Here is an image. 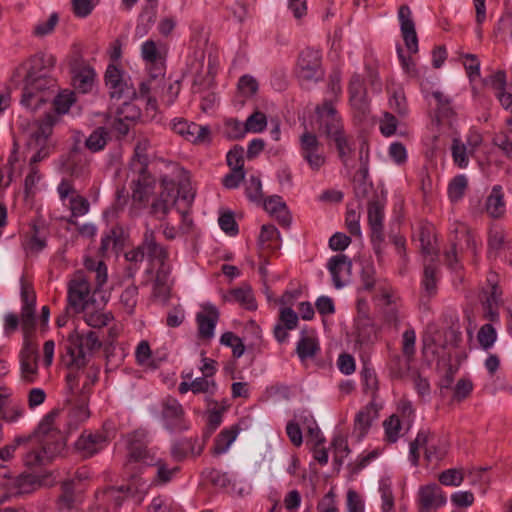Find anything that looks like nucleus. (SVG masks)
Instances as JSON below:
<instances>
[{
	"label": "nucleus",
	"mask_w": 512,
	"mask_h": 512,
	"mask_svg": "<svg viewBox=\"0 0 512 512\" xmlns=\"http://www.w3.org/2000/svg\"><path fill=\"white\" fill-rule=\"evenodd\" d=\"M167 54L168 46L163 41L149 39L141 45V57L147 65L149 78L140 84L139 97L148 101V104L153 107L155 95L160 88L163 90Z\"/></svg>",
	"instance_id": "f257e3e1"
},
{
	"label": "nucleus",
	"mask_w": 512,
	"mask_h": 512,
	"mask_svg": "<svg viewBox=\"0 0 512 512\" xmlns=\"http://www.w3.org/2000/svg\"><path fill=\"white\" fill-rule=\"evenodd\" d=\"M96 371H69L66 376L67 386L70 391L68 403V424L77 427L90 417L88 408L92 386L97 381Z\"/></svg>",
	"instance_id": "f03ea898"
},
{
	"label": "nucleus",
	"mask_w": 512,
	"mask_h": 512,
	"mask_svg": "<svg viewBox=\"0 0 512 512\" xmlns=\"http://www.w3.org/2000/svg\"><path fill=\"white\" fill-rule=\"evenodd\" d=\"M141 249L152 269H155L154 291L158 295L169 292L172 267L168 248L157 241L156 232L148 224L142 236Z\"/></svg>",
	"instance_id": "7ed1b4c3"
},
{
	"label": "nucleus",
	"mask_w": 512,
	"mask_h": 512,
	"mask_svg": "<svg viewBox=\"0 0 512 512\" xmlns=\"http://www.w3.org/2000/svg\"><path fill=\"white\" fill-rule=\"evenodd\" d=\"M55 120L54 115L46 114L43 119L33 124L27 140V151L31 154V166L47 158L53 149L50 137ZM39 179L40 175L34 167H31L30 173L25 178L26 191L29 192Z\"/></svg>",
	"instance_id": "20e7f679"
},
{
	"label": "nucleus",
	"mask_w": 512,
	"mask_h": 512,
	"mask_svg": "<svg viewBox=\"0 0 512 512\" xmlns=\"http://www.w3.org/2000/svg\"><path fill=\"white\" fill-rule=\"evenodd\" d=\"M55 484L56 478L51 472L42 475L20 474L15 477L0 474V486L9 497L31 494L41 487H52Z\"/></svg>",
	"instance_id": "39448f33"
},
{
	"label": "nucleus",
	"mask_w": 512,
	"mask_h": 512,
	"mask_svg": "<svg viewBox=\"0 0 512 512\" xmlns=\"http://www.w3.org/2000/svg\"><path fill=\"white\" fill-rule=\"evenodd\" d=\"M56 412H50L40 422L37 430L32 434V440L36 439L42 450L52 460L62 455L66 448V438L55 425Z\"/></svg>",
	"instance_id": "423d86ee"
},
{
	"label": "nucleus",
	"mask_w": 512,
	"mask_h": 512,
	"mask_svg": "<svg viewBox=\"0 0 512 512\" xmlns=\"http://www.w3.org/2000/svg\"><path fill=\"white\" fill-rule=\"evenodd\" d=\"M23 94L21 103L26 107L36 109L41 103L47 102L56 87V81L50 75L22 79Z\"/></svg>",
	"instance_id": "0eeeda50"
},
{
	"label": "nucleus",
	"mask_w": 512,
	"mask_h": 512,
	"mask_svg": "<svg viewBox=\"0 0 512 512\" xmlns=\"http://www.w3.org/2000/svg\"><path fill=\"white\" fill-rule=\"evenodd\" d=\"M55 63L56 58L52 54H36L15 68L11 81L15 85H19L22 83V79L29 80L31 77L50 75Z\"/></svg>",
	"instance_id": "6e6552de"
},
{
	"label": "nucleus",
	"mask_w": 512,
	"mask_h": 512,
	"mask_svg": "<svg viewBox=\"0 0 512 512\" xmlns=\"http://www.w3.org/2000/svg\"><path fill=\"white\" fill-rule=\"evenodd\" d=\"M479 299L484 309L485 318L493 322L497 321L499 319V308L503 303L502 290L499 287V275L497 273H488Z\"/></svg>",
	"instance_id": "1a4fd4ad"
},
{
	"label": "nucleus",
	"mask_w": 512,
	"mask_h": 512,
	"mask_svg": "<svg viewBox=\"0 0 512 512\" xmlns=\"http://www.w3.org/2000/svg\"><path fill=\"white\" fill-rule=\"evenodd\" d=\"M161 461L162 459L156 457L144 444L132 441L129 445L128 461L125 464V469L130 478L135 480L137 485H140L141 479L134 472L140 471L142 467H156Z\"/></svg>",
	"instance_id": "9d476101"
},
{
	"label": "nucleus",
	"mask_w": 512,
	"mask_h": 512,
	"mask_svg": "<svg viewBox=\"0 0 512 512\" xmlns=\"http://www.w3.org/2000/svg\"><path fill=\"white\" fill-rule=\"evenodd\" d=\"M92 285L84 271H77L68 283V307L75 313L84 312L91 298Z\"/></svg>",
	"instance_id": "9b49d317"
},
{
	"label": "nucleus",
	"mask_w": 512,
	"mask_h": 512,
	"mask_svg": "<svg viewBox=\"0 0 512 512\" xmlns=\"http://www.w3.org/2000/svg\"><path fill=\"white\" fill-rule=\"evenodd\" d=\"M68 63L75 89L81 93L90 92L96 80L92 66L77 51L70 55Z\"/></svg>",
	"instance_id": "f8f14e48"
},
{
	"label": "nucleus",
	"mask_w": 512,
	"mask_h": 512,
	"mask_svg": "<svg viewBox=\"0 0 512 512\" xmlns=\"http://www.w3.org/2000/svg\"><path fill=\"white\" fill-rule=\"evenodd\" d=\"M299 145L300 154L309 168L314 172L320 171L326 164V156L317 136L309 131H305L299 138Z\"/></svg>",
	"instance_id": "ddd939ff"
},
{
	"label": "nucleus",
	"mask_w": 512,
	"mask_h": 512,
	"mask_svg": "<svg viewBox=\"0 0 512 512\" xmlns=\"http://www.w3.org/2000/svg\"><path fill=\"white\" fill-rule=\"evenodd\" d=\"M296 75L301 81H318L323 77L321 53L319 50L306 48L299 54Z\"/></svg>",
	"instance_id": "4468645a"
},
{
	"label": "nucleus",
	"mask_w": 512,
	"mask_h": 512,
	"mask_svg": "<svg viewBox=\"0 0 512 512\" xmlns=\"http://www.w3.org/2000/svg\"><path fill=\"white\" fill-rule=\"evenodd\" d=\"M102 346L99 333L96 331H88L78 336V347L70 350L71 362L70 371L81 370L80 368L86 364V355L92 354L99 350Z\"/></svg>",
	"instance_id": "2eb2a0df"
},
{
	"label": "nucleus",
	"mask_w": 512,
	"mask_h": 512,
	"mask_svg": "<svg viewBox=\"0 0 512 512\" xmlns=\"http://www.w3.org/2000/svg\"><path fill=\"white\" fill-rule=\"evenodd\" d=\"M57 192L62 201L69 198V209L71 211L70 218L67 220L72 225H78L76 217L83 216L88 213L90 204L86 198L81 196L75 189L70 180L64 179L57 187Z\"/></svg>",
	"instance_id": "dca6fc26"
},
{
	"label": "nucleus",
	"mask_w": 512,
	"mask_h": 512,
	"mask_svg": "<svg viewBox=\"0 0 512 512\" xmlns=\"http://www.w3.org/2000/svg\"><path fill=\"white\" fill-rule=\"evenodd\" d=\"M367 218L371 230V241L380 245L385 238V203L378 198L370 200L367 204Z\"/></svg>",
	"instance_id": "f3484780"
},
{
	"label": "nucleus",
	"mask_w": 512,
	"mask_h": 512,
	"mask_svg": "<svg viewBox=\"0 0 512 512\" xmlns=\"http://www.w3.org/2000/svg\"><path fill=\"white\" fill-rule=\"evenodd\" d=\"M316 113L320 127L329 139L344 133L341 118L331 101H324L322 105L317 106Z\"/></svg>",
	"instance_id": "a211bd4d"
},
{
	"label": "nucleus",
	"mask_w": 512,
	"mask_h": 512,
	"mask_svg": "<svg viewBox=\"0 0 512 512\" xmlns=\"http://www.w3.org/2000/svg\"><path fill=\"white\" fill-rule=\"evenodd\" d=\"M375 273V268L371 263H367L362 267L360 274L361 288L368 292L374 291L375 301H385L386 304H390L391 288L386 282L376 280Z\"/></svg>",
	"instance_id": "6ab92c4d"
},
{
	"label": "nucleus",
	"mask_w": 512,
	"mask_h": 512,
	"mask_svg": "<svg viewBox=\"0 0 512 512\" xmlns=\"http://www.w3.org/2000/svg\"><path fill=\"white\" fill-rule=\"evenodd\" d=\"M104 81L112 99H129L135 93L134 90L129 87L127 82L124 80L122 71L113 64L108 65L105 72Z\"/></svg>",
	"instance_id": "aec40b11"
},
{
	"label": "nucleus",
	"mask_w": 512,
	"mask_h": 512,
	"mask_svg": "<svg viewBox=\"0 0 512 512\" xmlns=\"http://www.w3.org/2000/svg\"><path fill=\"white\" fill-rule=\"evenodd\" d=\"M21 379L27 384L34 383L38 376V347L33 342H25L20 352Z\"/></svg>",
	"instance_id": "412c9836"
},
{
	"label": "nucleus",
	"mask_w": 512,
	"mask_h": 512,
	"mask_svg": "<svg viewBox=\"0 0 512 512\" xmlns=\"http://www.w3.org/2000/svg\"><path fill=\"white\" fill-rule=\"evenodd\" d=\"M173 130L193 144H208L211 141V132L207 126L179 120L173 123Z\"/></svg>",
	"instance_id": "4be33fe9"
},
{
	"label": "nucleus",
	"mask_w": 512,
	"mask_h": 512,
	"mask_svg": "<svg viewBox=\"0 0 512 512\" xmlns=\"http://www.w3.org/2000/svg\"><path fill=\"white\" fill-rule=\"evenodd\" d=\"M161 407V416L166 428L181 429L185 413L179 401L173 397H166L161 401Z\"/></svg>",
	"instance_id": "5701e85b"
},
{
	"label": "nucleus",
	"mask_w": 512,
	"mask_h": 512,
	"mask_svg": "<svg viewBox=\"0 0 512 512\" xmlns=\"http://www.w3.org/2000/svg\"><path fill=\"white\" fill-rule=\"evenodd\" d=\"M400 28L403 40L407 49L411 53L418 51V37L415 29V23L412 19V12L407 5H402L398 11Z\"/></svg>",
	"instance_id": "b1692460"
},
{
	"label": "nucleus",
	"mask_w": 512,
	"mask_h": 512,
	"mask_svg": "<svg viewBox=\"0 0 512 512\" xmlns=\"http://www.w3.org/2000/svg\"><path fill=\"white\" fill-rule=\"evenodd\" d=\"M219 319V311L211 304L203 306L201 312L197 313L198 336L204 340H210L214 336V329Z\"/></svg>",
	"instance_id": "393cba45"
},
{
	"label": "nucleus",
	"mask_w": 512,
	"mask_h": 512,
	"mask_svg": "<svg viewBox=\"0 0 512 512\" xmlns=\"http://www.w3.org/2000/svg\"><path fill=\"white\" fill-rule=\"evenodd\" d=\"M131 189L133 202L145 206L154 193L155 181L148 171L138 172V178L132 181Z\"/></svg>",
	"instance_id": "a878e982"
},
{
	"label": "nucleus",
	"mask_w": 512,
	"mask_h": 512,
	"mask_svg": "<svg viewBox=\"0 0 512 512\" xmlns=\"http://www.w3.org/2000/svg\"><path fill=\"white\" fill-rule=\"evenodd\" d=\"M419 512H431L445 503V497L437 484H428L420 488Z\"/></svg>",
	"instance_id": "bb28decb"
},
{
	"label": "nucleus",
	"mask_w": 512,
	"mask_h": 512,
	"mask_svg": "<svg viewBox=\"0 0 512 512\" xmlns=\"http://www.w3.org/2000/svg\"><path fill=\"white\" fill-rule=\"evenodd\" d=\"M107 444L106 436L101 432H83L75 443V447L84 457H90L103 449Z\"/></svg>",
	"instance_id": "cd10ccee"
},
{
	"label": "nucleus",
	"mask_w": 512,
	"mask_h": 512,
	"mask_svg": "<svg viewBox=\"0 0 512 512\" xmlns=\"http://www.w3.org/2000/svg\"><path fill=\"white\" fill-rule=\"evenodd\" d=\"M351 261L344 254L333 256L328 262V269L332 275L334 286L342 288L348 281L351 273Z\"/></svg>",
	"instance_id": "c85d7f7f"
},
{
	"label": "nucleus",
	"mask_w": 512,
	"mask_h": 512,
	"mask_svg": "<svg viewBox=\"0 0 512 512\" xmlns=\"http://www.w3.org/2000/svg\"><path fill=\"white\" fill-rule=\"evenodd\" d=\"M350 103L361 115L369 113V103L366 98V91L363 81L358 75H354L349 84Z\"/></svg>",
	"instance_id": "c756f323"
},
{
	"label": "nucleus",
	"mask_w": 512,
	"mask_h": 512,
	"mask_svg": "<svg viewBox=\"0 0 512 512\" xmlns=\"http://www.w3.org/2000/svg\"><path fill=\"white\" fill-rule=\"evenodd\" d=\"M377 417L378 407L374 401L359 410L354 419V432L358 434V439H361L368 432L372 421Z\"/></svg>",
	"instance_id": "7c9ffc66"
},
{
	"label": "nucleus",
	"mask_w": 512,
	"mask_h": 512,
	"mask_svg": "<svg viewBox=\"0 0 512 512\" xmlns=\"http://www.w3.org/2000/svg\"><path fill=\"white\" fill-rule=\"evenodd\" d=\"M434 435L435 433L430 430H420L416 438L410 443L409 460L413 466L419 464L420 450H423L424 454L429 451Z\"/></svg>",
	"instance_id": "2f4dec72"
},
{
	"label": "nucleus",
	"mask_w": 512,
	"mask_h": 512,
	"mask_svg": "<svg viewBox=\"0 0 512 512\" xmlns=\"http://www.w3.org/2000/svg\"><path fill=\"white\" fill-rule=\"evenodd\" d=\"M264 209L274 217L278 223L288 227L291 223V216L286 204L280 196H271L264 201Z\"/></svg>",
	"instance_id": "473e14b6"
},
{
	"label": "nucleus",
	"mask_w": 512,
	"mask_h": 512,
	"mask_svg": "<svg viewBox=\"0 0 512 512\" xmlns=\"http://www.w3.org/2000/svg\"><path fill=\"white\" fill-rule=\"evenodd\" d=\"M418 239L420 241L421 252L425 257V260L434 262L437 258V252L435 248V235L433 227L430 225H423L419 228Z\"/></svg>",
	"instance_id": "72a5a7b5"
},
{
	"label": "nucleus",
	"mask_w": 512,
	"mask_h": 512,
	"mask_svg": "<svg viewBox=\"0 0 512 512\" xmlns=\"http://www.w3.org/2000/svg\"><path fill=\"white\" fill-rule=\"evenodd\" d=\"M151 147L150 140L147 137H139L134 147V156L131 162L133 169L137 172L147 171L149 164L148 150Z\"/></svg>",
	"instance_id": "f704fd0d"
},
{
	"label": "nucleus",
	"mask_w": 512,
	"mask_h": 512,
	"mask_svg": "<svg viewBox=\"0 0 512 512\" xmlns=\"http://www.w3.org/2000/svg\"><path fill=\"white\" fill-rule=\"evenodd\" d=\"M86 272L84 274L95 281L94 290H99L107 281V267L102 261L86 258L84 261Z\"/></svg>",
	"instance_id": "c9c22d12"
},
{
	"label": "nucleus",
	"mask_w": 512,
	"mask_h": 512,
	"mask_svg": "<svg viewBox=\"0 0 512 512\" xmlns=\"http://www.w3.org/2000/svg\"><path fill=\"white\" fill-rule=\"evenodd\" d=\"M223 298L228 302L239 303L248 310H254L257 307L252 290L248 285L232 289L227 295H224Z\"/></svg>",
	"instance_id": "e433bc0d"
},
{
	"label": "nucleus",
	"mask_w": 512,
	"mask_h": 512,
	"mask_svg": "<svg viewBox=\"0 0 512 512\" xmlns=\"http://www.w3.org/2000/svg\"><path fill=\"white\" fill-rule=\"evenodd\" d=\"M486 210L493 218H500L505 213V202L502 187L496 185L486 201Z\"/></svg>",
	"instance_id": "4c0bfd02"
},
{
	"label": "nucleus",
	"mask_w": 512,
	"mask_h": 512,
	"mask_svg": "<svg viewBox=\"0 0 512 512\" xmlns=\"http://www.w3.org/2000/svg\"><path fill=\"white\" fill-rule=\"evenodd\" d=\"M437 265L431 261H424V275L422 279L423 296L428 298L434 296L437 292Z\"/></svg>",
	"instance_id": "58836bf2"
},
{
	"label": "nucleus",
	"mask_w": 512,
	"mask_h": 512,
	"mask_svg": "<svg viewBox=\"0 0 512 512\" xmlns=\"http://www.w3.org/2000/svg\"><path fill=\"white\" fill-rule=\"evenodd\" d=\"M238 432L239 429L237 426H231L228 429L222 430L214 440L212 453L214 455H221L225 453L229 449L230 445L235 441Z\"/></svg>",
	"instance_id": "ea45409f"
},
{
	"label": "nucleus",
	"mask_w": 512,
	"mask_h": 512,
	"mask_svg": "<svg viewBox=\"0 0 512 512\" xmlns=\"http://www.w3.org/2000/svg\"><path fill=\"white\" fill-rule=\"evenodd\" d=\"M22 246L27 254L35 255L46 247V239L41 236L38 229L33 226L30 233L25 235Z\"/></svg>",
	"instance_id": "a19ab883"
},
{
	"label": "nucleus",
	"mask_w": 512,
	"mask_h": 512,
	"mask_svg": "<svg viewBox=\"0 0 512 512\" xmlns=\"http://www.w3.org/2000/svg\"><path fill=\"white\" fill-rule=\"evenodd\" d=\"M448 453V443L446 439L435 433L432 443L430 444L429 451L425 453V460L427 462L441 461Z\"/></svg>",
	"instance_id": "79ce46f5"
},
{
	"label": "nucleus",
	"mask_w": 512,
	"mask_h": 512,
	"mask_svg": "<svg viewBox=\"0 0 512 512\" xmlns=\"http://www.w3.org/2000/svg\"><path fill=\"white\" fill-rule=\"evenodd\" d=\"M319 350L317 339L313 336L303 335L297 343L296 352L299 358L304 361L312 358Z\"/></svg>",
	"instance_id": "37998d69"
},
{
	"label": "nucleus",
	"mask_w": 512,
	"mask_h": 512,
	"mask_svg": "<svg viewBox=\"0 0 512 512\" xmlns=\"http://www.w3.org/2000/svg\"><path fill=\"white\" fill-rule=\"evenodd\" d=\"M76 497L74 494L73 481H64L61 483V494L57 499L59 510H71L75 506Z\"/></svg>",
	"instance_id": "c03bdc74"
},
{
	"label": "nucleus",
	"mask_w": 512,
	"mask_h": 512,
	"mask_svg": "<svg viewBox=\"0 0 512 512\" xmlns=\"http://www.w3.org/2000/svg\"><path fill=\"white\" fill-rule=\"evenodd\" d=\"M484 84L489 86L494 90L495 96L500 100L501 95H507L508 92H506V86H507V79H506V73L503 70H498L495 73L489 75L485 80Z\"/></svg>",
	"instance_id": "a18cd8bd"
},
{
	"label": "nucleus",
	"mask_w": 512,
	"mask_h": 512,
	"mask_svg": "<svg viewBox=\"0 0 512 512\" xmlns=\"http://www.w3.org/2000/svg\"><path fill=\"white\" fill-rule=\"evenodd\" d=\"M32 441V436H18L13 442L0 448V467H4L3 463L10 461L15 451L20 446H27Z\"/></svg>",
	"instance_id": "49530a36"
},
{
	"label": "nucleus",
	"mask_w": 512,
	"mask_h": 512,
	"mask_svg": "<svg viewBox=\"0 0 512 512\" xmlns=\"http://www.w3.org/2000/svg\"><path fill=\"white\" fill-rule=\"evenodd\" d=\"M180 92V83L178 81H175L173 83H169L168 86H166L165 84V80L163 79V90L160 88L158 90V94L155 95V106L153 107L152 105H148L149 108H151L152 110H156L157 109V99L158 98H161L162 101H164L167 105H171L174 100L176 99V97L178 96Z\"/></svg>",
	"instance_id": "de8ad7c7"
},
{
	"label": "nucleus",
	"mask_w": 512,
	"mask_h": 512,
	"mask_svg": "<svg viewBox=\"0 0 512 512\" xmlns=\"http://www.w3.org/2000/svg\"><path fill=\"white\" fill-rule=\"evenodd\" d=\"M108 132L103 127L96 128L86 139L85 146L91 152H98L107 144Z\"/></svg>",
	"instance_id": "09e8293b"
},
{
	"label": "nucleus",
	"mask_w": 512,
	"mask_h": 512,
	"mask_svg": "<svg viewBox=\"0 0 512 512\" xmlns=\"http://www.w3.org/2000/svg\"><path fill=\"white\" fill-rule=\"evenodd\" d=\"M454 163L460 168H466L469 163L470 154L466 144L458 138H454L451 146Z\"/></svg>",
	"instance_id": "8fccbe9b"
},
{
	"label": "nucleus",
	"mask_w": 512,
	"mask_h": 512,
	"mask_svg": "<svg viewBox=\"0 0 512 512\" xmlns=\"http://www.w3.org/2000/svg\"><path fill=\"white\" fill-rule=\"evenodd\" d=\"M124 257L126 261L129 262V265L127 267V275L132 278L139 270V265L145 259L144 251L141 249V243L138 246L127 251Z\"/></svg>",
	"instance_id": "3c124183"
},
{
	"label": "nucleus",
	"mask_w": 512,
	"mask_h": 512,
	"mask_svg": "<svg viewBox=\"0 0 512 512\" xmlns=\"http://www.w3.org/2000/svg\"><path fill=\"white\" fill-rule=\"evenodd\" d=\"M358 340L361 343H369L377 340L378 328L369 318L361 319L358 323Z\"/></svg>",
	"instance_id": "603ef678"
},
{
	"label": "nucleus",
	"mask_w": 512,
	"mask_h": 512,
	"mask_svg": "<svg viewBox=\"0 0 512 512\" xmlns=\"http://www.w3.org/2000/svg\"><path fill=\"white\" fill-rule=\"evenodd\" d=\"M402 354L409 364L415 356L416 352V333L414 329H407L402 335Z\"/></svg>",
	"instance_id": "864d4df0"
},
{
	"label": "nucleus",
	"mask_w": 512,
	"mask_h": 512,
	"mask_svg": "<svg viewBox=\"0 0 512 512\" xmlns=\"http://www.w3.org/2000/svg\"><path fill=\"white\" fill-rule=\"evenodd\" d=\"M156 472L151 480L152 484L155 485H163L170 482L173 476L178 471V467H168L166 462L162 459V461L155 467Z\"/></svg>",
	"instance_id": "5fc2aeb1"
},
{
	"label": "nucleus",
	"mask_w": 512,
	"mask_h": 512,
	"mask_svg": "<svg viewBox=\"0 0 512 512\" xmlns=\"http://www.w3.org/2000/svg\"><path fill=\"white\" fill-rule=\"evenodd\" d=\"M468 180L464 175H458L452 179L448 186V195L451 201H459L465 194Z\"/></svg>",
	"instance_id": "6e6d98bb"
},
{
	"label": "nucleus",
	"mask_w": 512,
	"mask_h": 512,
	"mask_svg": "<svg viewBox=\"0 0 512 512\" xmlns=\"http://www.w3.org/2000/svg\"><path fill=\"white\" fill-rule=\"evenodd\" d=\"M23 461L27 467L33 468L37 466L46 465L47 463L52 461V459L47 456V453H45L42 450V446H40V448L29 450L25 454Z\"/></svg>",
	"instance_id": "4d7b16f0"
},
{
	"label": "nucleus",
	"mask_w": 512,
	"mask_h": 512,
	"mask_svg": "<svg viewBox=\"0 0 512 512\" xmlns=\"http://www.w3.org/2000/svg\"><path fill=\"white\" fill-rule=\"evenodd\" d=\"M138 287L134 284L129 285L122 292L120 301L125 311L128 314H132L137 305Z\"/></svg>",
	"instance_id": "13d9d810"
},
{
	"label": "nucleus",
	"mask_w": 512,
	"mask_h": 512,
	"mask_svg": "<svg viewBox=\"0 0 512 512\" xmlns=\"http://www.w3.org/2000/svg\"><path fill=\"white\" fill-rule=\"evenodd\" d=\"M75 100L76 97L72 91H63L59 93L53 100L55 111L58 114L67 113Z\"/></svg>",
	"instance_id": "bf43d9fd"
},
{
	"label": "nucleus",
	"mask_w": 512,
	"mask_h": 512,
	"mask_svg": "<svg viewBox=\"0 0 512 512\" xmlns=\"http://www.w3.org/2000/svg\"><path fill=\"white\" fill-rule=\"evenodd\" d=\"M221 344L232 348L233 356L236 358L244 354L245 346L242 340L232 332H225L220 339Z\"/></svg>",
	"instance_id": "052dcab7"
},
{
	"label": "nucleus",
	"mask_w": 512,
	"mask_h": 512,
	"mask_svg": "<svg viewBox=\"0 0 512 512\" xmlns=\"http://www.w3.org/2000/svg\"><path fill=\"white\" fill-rule=\"evenodd\" d=\"M192 386V392L194 394H208L213 395L217 389V384L214 380H209L205 377H198L190 382Z\"/></svg>",
	"instance_id": "680f3d73"
},
{
	"label": "nucleus",
	"mask_w": 512,
	"mask_h": 512,
	"mask_svg": "<svg viewBox=\"0 0 512 512\" xmlns=\"http://www.w3.org/2000/svg\"><path fill=\"white\" fill-rule=\"evenodd\" d=\"M433 97L437 102V115L441 118H449L451 117L453 112V107L451 105V100L444 95V93L440 91L433 92Z\"/></svg>",
	"instance_id": "e2e57ef3"
},
{
	"label": "nucleus",
	"mask_w": 512,
	"mask_h": 512,
	"mask_svg": "<svg viewBox=\"0 0 512 512\" xmlns=\"http://www.w3.org/2000/svg\"><path fill=\"white\" fill-rule=\"evenodd\" d=\"M171 207V197L169 199L164 198V193H160L159 197L151 204L150 213L162 220Z\"/></svg>",
	"instance_id": "0e129e2a"
},
{
	"label": "nucleus",
	"mask_w": 512,
	"mask_h": 512,
	"mask_svg": "<svg viewBox=\"0 0 512 512\" xmlns=\"http://www.w3.org/2000/svg\"><path fill=\"white\" fill-rule=\"evenodd\" d=\"M497 334L495 328L491 324L483 325L477 335V339L482 348L488 349L493 346L496 341Z\"/></svg>",
	"instance_id": "69168bd1"
},
{
	"label": "nucleus",
	"mask_w": 512,
	"mask_h": 512,
	"mask_svg": "<svg viewBox=\"0 0 512 512\" xmlns=\"http://www.w3.org/2000/svg\"><path fill=\"white\" fill-rule=\"evenodd\" d=\"M438 479L443 485L459 486L464 480V475L461 469L453 468L440 473Z\"/></svg>",
	"instance_id": "338daca9"
},
{
	"label": "nucleus",
	"mask_w": 512,
	"mask_h": 512,
	"mask_svg": "<svg viewBox=\"0 0 512 512\" xmlns=\"http://www.w3.org/2000/svg\"><path fill=\"white\" fill-rule=\"evenodd\" d=\"M245 125L247 132H261L267 125L266 115L262 112L256 111L247 118Z\"/></svg>",
	"instance_id": "774afa93"
}]
</instances>
